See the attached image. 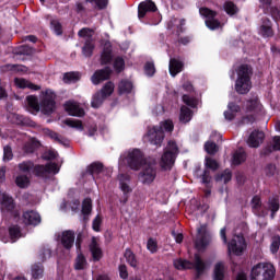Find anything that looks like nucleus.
I'll use <instances>...</instances> for the list:
<instances>
[{"instance_id": "nucleus-19", "label": "nucleus", "mask_w": 280, "mask_h": 280, "mask_svg": "<svg viewBox=\"0 0 280 280\" xmlns=\"http://www.w3.org/2000/svg\"><path fill=\"white\" fill-rule=\"evenodd\" d=\"M241 109L240 107L234 103H229L228 109L224 112V117L228 121H233L235 117H240Z\"/></svg>"}, {"instance_id": "nucleus-32", "label": "nucleus", "mask_w": 280, "mask_h": 280, "mask_svg": "<svg viewBox=\"0 0 280 280\" xmlns=\"http://www.w3.org/2000/svg\"><path fill=\"white\" fill-rule=\"evenodd\" d=\"M245 106L248 113H253V110H259V108H261V105H259V100L257 98L247 101Z\"/></svg>"}, {"instance_id": "nucleus-58", "label": "nucleus", "mask_w": 280, "mask_h": 280, "mask_svg": "<svg viewBox=\"0 0 280 280\" xmlns=\"http://www.w3.org/2000/svg\"><path fill=\"white\" fill-rule=\"evenodd\" d=\"M10 236L15 240L16 237L21 236V230H19V228H11L9 230Z\"/></svg>"}, {"instance_id": "nucleus-51", "label": "nucleus", "mask_w": 280, "mask_h": 280, "mask_svg": "<svg viewBox=\"0 0 280 280\" xmlns=\"http://www.w3.org/2000/svg\"><path fill=\"white\" fill-rule=\"evenodd\" d=\"M144 71L148 75H154V73H156V69L154 68V63L152 62H148L145 66H144Z\"/></svg>"}, {"instance_id": "nucleus-40", "label": "nucleus", "mask_w": 280, "mask_h": 280, "mask_svg": "<svg viewBox=\"0 0 280 280\" xmlns=\"http://www.w3.org/2000/svg\"><path fill=\"white\" fill-rule=\"evenodd\" d=\"M104 95H102V93H97L93 100H92V106L93 108H100V106H102V102H104Z\"/></svg>"}, {"instance_id": "nucleus-6", "label": "nucleus", "mask_w": 280, "mask_h": 280, "mask_svg": "<svg viewBox=\"0 0 280 280\" xmlns=\"http://www.w3.org/2000/svg\"><path fill=\"white\" fill-rule=\"evenodd\" d=\"M174 266L176 270H190L191 268H194L197 275H202L207 270V268H209V265L205 262L198 254L195 255L194 262L183 259H175Z\"/></svg>"}, {"instance_id": "nucleus-11", "label": "nucleus", "mask_w": 280, "mask_h": 280, "mask_svg": "<svg viewBox=\"0 0 280 280\" xmlns=\"http://www.w3.org/2000/svg\"><path fill=\"white\" fill-rule=\"evenodd\" d=\"M265 138H266V135L264 133V131L254 130L249 135V138L247 139V144L249 145V148H259V145L264 143Z\"/></svg>"}, {"instance_id": "nucleus-24", "label": "nucleus", "mask_w": 280, "mask_h": 280, "mask_svg": "<svg viewBox=\"0 0 280 280\" xmlns=\"http://www.w3.org/2000/svg\"><path fill=\"white\" fill-rule=\"evenodd\" d=\"M260 36L264 38H270L273 35L272 27L270 26V20H265L259 28Z\"/></svg>"}, {"instance_id": "nucleus-38", "label": "nucleus", "mask_w": 280, "mask_h": 280, "mask_svg": "<svg viewBox=\"0 0 280 280\" xmlns=\"http://www.w3.org/2000/svg\"><path fill=\"white\" fill-rule=\"evenodd\" d=\"M126 67V62L122 58H116L114 61V69L117 71V73H121L124 71V68Z\"/></svg>"}, {"instance_id": "nucleus-61", "label": "nucleus", "mask_w": 280, "mask_h": 280, "mask_svg": "<svg viewBox=\"0 0 280 280\" xmlns=\"http://www.w3.org/2000/svg\"><path fill=\"white\" fill-rule=\"evenodd\" d=\"M259 205H261V199L259 197H254L252 199V207L253 209H257V207H259Z\"/></svg>"}, {"instance_id": "nucleus-15", "label": "nucleus", "mask_w": 280, "mask_h": 280, "mask_svg": "<svg viewBox=\"0 0 280 280\" xmlns=\"http://www.w3.org/2000/svg\"><path fill=\"white\" fill-rule=\"evenodd\" d=\"M59 240L65 248H71L75 242V234L72 231H63Z\"/></svg>"}, {"instance_id": "nucleus-64", "label": "nucleus", "mask_w": 280, "mask_h": 280, "mask_svg": "<svg viewBox=\"0 0 280 280\" xmlns=\"http://www.w3.org/2000/svg\"><path fill=\"white\" fill-rule=\"evenodd\" d=\"M174 237H175V241L177 244H180V242H183V234H176V233H173Z\"/></svg>"}, {"instance_id": "nucleus-16", "label": "nucleus", "mask_w": 280, "mask_h": 280, "mask_svg": "<svg viewBox=\"0 0 280 280\" xmlns=\"http://www.w3.org/2000/svg\"><path fill=\"white\" fill-rule=\"evenodd\" d=\"M0 209L1 211H12L14 209V200L5 192L0 194Z\"/></svg>"}, {"instance_id": "nucleus-2", "label": "nucleus", "mask_w": 280, "mask_h": 280, "mask_svg": "<svg viewBox=\"0 0 280 280\" xmlns=\"http://www.w3.org/2000/svg\"><path fill=\"white\" fill-rule=\"evenodd\" d=\"M26 102L33 113L42 110L44 115H51L56 110V93L51 90L40 93V104H38V98L34 95L27 96Z\"/></svg>"}, {"instance_id": "nucleus-30", "label": "nucleus", "mask_w": 280, "mask_h": 280, "mask_svg": "<svg viewBox=\"0 0 280 280\" xmlns=\"http://www.w3.org/2000/svg\"><path fill=\"white\" fill-rule=\"evenodd\" d=\"M132 91V83L130 81H120L118 84V92L120 95L130 93Z\"/></svg>"}, {"instance_id": "nucleus-13", "label": "nucleus", "mask_w": 280, "mask_h": 280, "mask_svg": "<svg viewBox=\"0 0 280 280\" xmlns=\"http://www.w3.org/2000/svg\"><path fill=\"white\" fill-rule=\"evenodd\" d=\"M65 110L72 117H83L84 115V109L73 101H69L65 104Z\"/></svg>"}, {"instance_id": "nucleus-22", "label": "nucleus", "mask_w": 280, "mask_h": 280, "mask_svg": "<svg viewBox=\"0 0 280 280\" xmlns=\"http://www.w3.org/2000/svg\"><path fill=\"white\" fill-rule=\"evenodd\" d=\"M113 60V49L110 42H106L103 48V52L101 55L102 65H108Z\"/></svg>"}, {"instance_id": "nucleus-9", "label": "nucleus", "mask_w": 280, "mask_h": 280, "mask_svg": "<svg viewBox=\"0 0 280 280\" xmlns=\"http://www.w3.org/2000/svg\"><path fill=\"white\" fill-rule=\"evenodd\" d=\"M209 244H211V234H209V231L207 230V225H201L198 229L195 246L197 250H205V248H207Z\"/></svg>"}, {"instance_id": "nucleus-8", "label": "nucleus", "mask_w": 280, "mask_h": 280, "mask_svg": "<svg viewBox=\"0 0 280 280\" xmlns=\"http://www.w3.org/2000/svg\"><path fill=\"white\" fill-rule=\"evenodd\" d=\"M229 253H233V255H242L244 250H246V238L242 234H234L231 238L229 245Z\"/></svg>"}, {"instance_id": "nucleus-44", "label": "nucleus", "mask_w": 280, "mask_h": 280, "mask_svg": "<svg viewBox=\"0 0 280 280\" xmlns=\"http://www.w3.org/2000/svg\"><path fill=\"white\" fill-rule=\"evenodd\" d=\"M231 178H232V175H231V171L229 170L224 171V173L221 174L220 176H217V180L221 183H229Z\"/></svg>"}, {"instance_id": "nucleus-50", "label": "nucleus", "mask_w": 280, "mask_h": 280, "mask_svg": "<svg viewBox=\"0 0 280 280\" xmlns=\"http://www.w3.org/2000/svg\"><path fill=\"white\" fill-rule=\"evenodd\" d=\"M51 30L55 32V34H57V36H60V34H62V26L58 21L51 22Z\"/></svg>"}, {"instance_id": "nucleus-10", "label": "nucleus", "mask_w": 280, "mask_h": 280, "mask_svg": "<svg viewBox=\"0 0 280 280\" xmlns=\"http://www.w3.org/2000/svg\"><path fill=\"white\" fill-rule=\"evenodd\" d=\"M199 14H201L206 19V25L209 30H218L222 27V24L218 20H214L215 16H218V13L215 11H211L207 8H201L199 10Z\"/></svg>"}, {"instance_id": "nucleus-55", "label": "nucleus", "mask_w": 280, "mask_h": 280, "mask_svg": "<svg viewBox=\"0 0 280 280\" xmlns=\"http://www.w3.org/2000/svg\"><path fill=\"white\" fill-rule=\"evenodd\" d=\"M32 167L33 165L31 162H23L19 165L21 172H30Z\"/></svg>"}, {"instance_id": "nucleus-17", "label": "nucleus", "mask_w": 280, "mask_h": 280, "mask_svg": "<svg viewBox=\"0 0 280 280\" xmlns=\"http://www.w3.org/2000/svg\"><path fill=\"white\" fill-rule=\"evenodd\" d=\"M36 172L38 176H47V174H58L60 166L57 164H48L47 166H37Z\"/></svg>"}, {"instance_id": "nucleus-59", "label": "nucleus", "mask_w": 280, "mask_h": 280, "mask_svg": "<svg viewBox=\"0 0 280 280\" xmlns=\"http://www.w3.org/2000/svg\"><path fill=\"white\" fill-rule=\"evenodd\" d=\"M56 151H46L44 154H43V159H45L46 161H51V159H56Z\"/></svg>"}, {"instance_id": "nucleus-47", "label": "nucleus", "mask_w": 280, "mask_h": 280, "mask_svg": "<svg viewBox=\"0 0 280 280\" xmlns=\"http://www.w3.org/2000/svg\"><path fill=\"white\" fill-rule=\"evenodd\" d=\"M206 167H208L209 170H218V167H220V164H218V161L211 159V158H206Z\"/></svg>"}, {"instance_id": "nucleus-23", "label": "nucleus", "mask_w": 280, "mask_h": 280, "mask_svg": "<svg viewBox=\"0 0 280 280\" xmlns=\"http://www.w3.org/2000/svg\"><path fill=\"white\" fill-rule=\"evenodd\" d=\"M170 73L173 78H176L180 71H183V62L178 59H171L168 65Z\"/></svg>"}, {"instance_id": "nucleus-52", "label": "nucleus", "mask_w": 280, "mask_h": 280, "mask_svg": "<svg viewBox=\"0 0 280 280\" xmlns=\"http://www.w3.org/2000/svg\"><path fill=\"white\" fill-rule=\"evenodd\" d=\"M279 246H280V238L279 236H275L271 243V253H277V250H279Z\"/></svg>"}, {"instance_id": "nucleus-4", "label": "nucleus", "mask_w": 280, "mask_h": 280, "mask_svg": "<svg viewBox=\"0 0 280 280\" xmlns=\"http://www.w3.org/2000/svg\"><path fill=\"white\" fill-rule=\"evenodd\" d=\"M275 266L270 262H258L252 267L250 280H273Z\"/></svg>"}, {"instance_id": "nucleus-42", "label": "nucleus", "mask_w": 280, "mask_h": 280, "mask_svg": "<svg viewBox=\"0 0 280 280\" xmlns=\"http://www.w3.org/2000/svg\"><path fill=\"white\" fill-rule=\"evenodd\" d=\"M147 248L151 253H156L159 250V244L154 238H150L147 243Z\"/></svg>"}, {"instance_id": "nucleus-25", "label": "nucleus", "mask_w": 280, "mask_h": 280, "mask_svg": "<svg viewBox=\"0 0 280 280\" xmlns=\"http://www.w3.org/2000/svg\"><path fill=\"white\" fill-rule=\"evenodd\" d=\"M213 280H224V264L217 262L213 271Z\"/></svg>"}, {"instance_id": "nucleus-57", "label": "nucleus", "mask_w": 280, "mask_h": 280, "mask_svg": "<svg viewBox=\"0 0 280 280\" xmlns=\"http://www.w3.org/2000/svg\"><path fill=\"white\" fill-rule=\"evenodd\" d=\"M269 209L272 211L271 217L275 218L276 211H279V201L272 200V201L270 202Z\"/></svg>"}, {"instance_id": "nucleus-1", "label": "nucleus", "mask_w": 280, "mask_h": 280, "mask_svg": "<svg viewBox=\"0 0 280 280\" xmlns=\"http://www.w3.org/2000/svg\"><path fill=\"white\" fill-rule=\"evenodd\" d=\"M126 159V160H125ZM128 163L131 170H142L139 175V180L142 185H151L156 178V170H154L155 162L143 160L140 150H132L128 152L127 156L120 158V163Z\"/></svg>"}, {"instance_id": "nucleus-63", "label": "nucleus", "mask_w": 280, "mask_h": 280, "mask_svg": "<svg viewBox=\"0 0 280 280\" xmlns=\"http://www.w3.org/2000/svg\"><path fill=\"white\" fill-rule=\"evenodd\" d=\"M273 149L275 150H280V137H275L273 138Z\"/></svg>"}, {"instance_id": "nucleus-28", "label": "nucleus", "mask_w": 280, "mask_h": 280, "mask_svg": "<svg viewBox=\"0 0 280 280\" xmlns=\"http://www.w3.org/2000/svg\"><path fill=\"white\" fill-rule=\"evenodd\" d=\"M80 80V72H67L63 74V82L66 84H73Z\"/></svg>"}, {"instance_id": "nucleus-26", "label": "nucleus", "mask_w": 280, "mask_h": 280, "mask_svg": "<svg viewBox=\"0 0 280 280\" xmlns=\"http://www.w3.org/2000/svg\"><path fill=\"white\" fill-rule=\"evenodd\" d=\"M246 161V153L244 152V149H240L236 151L233 155L232 163L233 165H240Z\"/></svg>"}, {"instance_id": "nucleus-21", "label": "nucleus", "mask_w": 280, "mask_h": 280, "mask_svg": "<svg viewBox=\"0 0 280 280\" xmlns=\"http://www.w3.org/2000/svg\"><path fill=\"white\" fill-rule=\"evenodd\" d=\"M110 73H112V71L109 68H105L103 70L96 71L92 75L93 84H100V82H104V80H108V78H110Z\"/></svg>"}, {"instance_id": "nucleus-53", "label": "nucleus", "mask_w": 280, "mask_h": 280, "mask_svg": "<svg viewBox=\"0 0 280 280\" xmlns=\"http://www.w3.org/2000/svg\"><path fill=\"white\" fill-rule=\"evenodd\" d=\"M100 226H102V217L96 215V218L93 220V231L100 232Z\"/></svg>"}, {"instance_id": "nucleus-62", "label": "nucleus", "mask_w": 280, "mask_h": 280, "mask_svg": "<svg viewBox=\"0 0 280 280\" xmlns=\"http://www.w3.org/2000/svg\"><path fill=\"white\" fill-rule=\"evenodd\" d=\"M9 121H11V124H21V120H19V116L16 114H11L9 116Z\"/></svg>"}, {"instance_id": "nucleus-54", "label": "nucleus", "mask_w": 280, "mask_h": 280, "mask_svg": "<svg viewBox=\"0 0 280 280\" xmlns=\"http://www.w3.org/2000/svg\"><path fill=\"white\" fill-rule=\"evenodd\" d=\"M88 1H94L98 10H104V8L108 5V0H88Z\"/></svg>"}, {"instance_id": "nucleus-45", "label": "nucleus", "mask_w": 280, "mask_h": 280, "mask_svg": "<svg viewBox=\"0 0 280 280\" xmlns=\"http://www.w3.org/2000/svg\"><path fill=\"white\" fill-rule=\"evenodd\" d=\"M32 276L34 279H39V277H43V267L40 265H34L32 268Z\"/></svg>"}, {"instance_id": "nucleus-41", "label": "nucleus", "mask_w": 280, "mask_h": 280, "mask_svg": "<svg viewBox=\"0 0 280 280\" xmlns=\"http://www.w3.org/2000/svg\"><path fill=\"white\" fill-rule=\"evenodd\" d=\"M93 209V205H92V201L91 199H84L83 201V207H82V213L84 215H89V213L92 211Z\"/></svg>"}, {"instance_id": "nucleus-20", "label": "nucleus", "mask_w": 280, "mask_h": 280, "mask_svg": "<svg viewBox=\"0 0 280 280\" xmlns=\"http://www.w3.org/2000/svg\"><path fill=\"white\" fill-rule=\"evenodd\" d=\"M14 84L18 89H30L31 91H40V85L34 84L23 78H15Z\"/></svg>"}, {"instance_id": "nucleus-43", "label": "nucleus", "mask_w": 280, "mask_h": 280, "mask_svg": "<svg viewBox=\"0 0 280 280\" xmlns=\"http://www.w3.org/2000/svg\"><path fill=\"white\" fill-rule=\"evenodd\" d=\"M205 150L208 154H215L218 152V145L213 142H206Z\"/></svg>"}, {"instance_id": "nucleus-7", "label": "nucleus", "mask_w": 280, "mask_h": 280, "mask_svg": "<svg viewBox=\"0 0 280 280\" xmlns=\"http://www.w3.org/2000/svg\"><path fill=\"white\" fill-rule=\"evenodd\" d=\"M178 154V147L176 142H168L164 154L161 158L160 166L162 170H172L176 155Z\"/></svg>"}, {"instance_id": "nucleus-46", "label": "nucleus", "mask_w": 280, "mask_h": 280, "mask_svg": "<svg viewBox=\"0 0 280 280\" xmlns=\"http://www.w3.org/2000/svg\"><path fill=\"white\" fill-rule=\"evenodd\" d=\"M13 156L12 148L10 145H5L3 149V161H12Z\"/></svg>"}, {"instance_id": "nucleus-49", "label": "nucleus", "mask_w": 280, "mask_h": 280, "mask_svg": "<svg viewBox=\"0 0 280 280\" xmlns=\"http://www.w3.org/2000/svg\"><path fill=\"white\" fill-rule=\"evenodd\" d=\"M104 166H102V163H93L89 166V170L91 174H100L102 172Z\"/></svg>"}, {"instance_id": "nucleus-36", "label": "nucleus", "mask_w": 280, "mask_h": 280, "mask_svg": "<svg viewBox=\"0 0 280 280\" xmlns=\"http://www.w3.org/2000/svg\"><path fill=\"white\" fill-rule=\"evenodd\" d=\"M75 270H84L86 268V258L83 255H79L74 265Z\"/></svg>"}, {"instance_id": "nucleus-56", "label": "nucleus", "mask_w": 280, "mask_h": 280, "mask_svg": "<svg viewBox=\"0 0 280 280\" xmlns=\"http://www.w3.org/2000/svg\"><path fill=\"white\" fill-rule=\"evenodd\" d=\"M119 275L120 279H128V268L126 267V265L119 266Z\"/></svg>"}, {"instance_id": "nucleus-35", "label": "nucleus", "mask_w": 280, "mask_h": 280, "mask_svg": "<svg viewBox=\"0 0 280 280\" xmlns=\"http://www.w3.org/2000/svg\"><path fill=\"white\" fill-rule=\"evenodd\" d=\"M93 49H95V44H93V40H86L85 45L83 46V56H91L93 54Z\"/></svg>"}, {"instance_id": "nucleus-3", "label": "nucleus", "mask_w": 280, "mask_h": 280, "mask_svg": "<svg viewBox=\"0 0 280 280\" xmlns=\"http://www.w3.org/2000/svg\"><path fill=\"white\" fill-rule=\"evenodd\" d=\"M172 130H174V122L172 120H164L161 122L160 128H151L144 139L154 145H159L165 138L164 132H172Z\"/></svg>"}, {"instance_id": "nucleus-39", "label": "nucleus", "mask_w": 280, "mask_h": 280, "mask_svg": "<svg viewBox=\"0 0 280 280\" xmlns=\"http://www.w3.org/2000/svg\"><path fill=\"white\" fill-rule=\"evenodd\" d=\"M93 34L95 33L91 28H82L79 31L80 38H85V40H91L90 38L93 37Z\"/></svg>"}, {"instance_id": "nucleus-34", "label": "nucleus", "mask_w": 280, "mask_h": 280, "mask_svg": "<svg viewBox=\"0 0 280 280\" xmlns=\"http://www.w3.org/2000/svg\"><path fill=\"white\" fill-rule=\"evenodd\" d=\"M115 91V84L113 82H107L102 91H101V94L103 95V97H108L109 95H113Z\"/></svg>"}, {"instance_id": "nucleus-31", "label": "nucleus", "mask_w": 280, "mask_h": 280, "mask_svg": "<svg viewBox=\"0 0 280 280\" xmlns=\"http://www.w3.org/2000/svg\"><path fill=\"white\" fill-rule=\"evenodd\" d=\"M125 259L131 266V268H137V256L130 249H126L125 252Z\"/></svg>"}, {"instance_id": "nucleus-48", "label": "nucleus", "mask_w": 280, "mask_h": 280, "mask_svg": "<svg viewBox=\"0 0 280 280\" xmlns=\"http://www.w3.org/2000/svg\"><path fill=\"white\" fill-rule=\"evenodd\" d=\"M184 104H187V106H190L191 108H195V106H198V101L194 97H189L188 95L183 96Z\"/></svg>"}, {"instance_id": "nucleus-60", "label": "nucleus", "mask_w": 280, "mask_h": 280, "mask_svg": "<svg viewBox=\"0 0 280 280\" xmlns=\"http://www.w3.org/2000/svg\"><path fill=\"white\" fill-rule=\"evenodd\" d=\"M120 189L125 194H130L131 191L130 186L128 185V182H120Z\"/></svg>"}, {"instance_id": "nucleus-18", "label": "nucleus", "mask_w": 280, "mask_h": 280, "mask_svg": "<svg viewBox=\"0 0 280 280\" xmlns=\"http://www.w3.org/2000/svg\"><path fill=\"white\" fill-rule=\"evenodd\" d=\"M23 222L24 224H33L36 226V224H40V214L36 211H26L23 214Z\"/></svg>"}, {"instance_id": "nucleus-14", "label": "nucleus", "mask_w": 280, "mask_h": 280, "mask_svg": "<svg viewBox=\"0 0 280 280\" xmlns=\"http://www.w3.org/2000/svg\"><path fill=\"white\" fill-rule=\"evenodd\" d=\"M90 253L92 255L93 261H100L102 257H104V252L102 247H100V243H97V238L93 237L90 244Z\"/></svg>"}, {"instance_id": "nucleus-27", "label": "nucleus", "mask_w": 280, "mask_h": 280, "mask_svg": "<svg viewBox=\"0 0 280 280\" xmlns=\"http://www.w3.org/2000/svg\"><path fill=\"white\" fill-rule=\"evenodd\" d=\"M15 185H18L20 189L30 187V177L27 175H18L15 178Z\"/></svg>"}, {"instance_id": "nucleus-5", "label": "nucleus", "mask_w": 280, "mask_h": 280, "mask_svg": "<svg viewBox=\"0 0 280 280\" xmlns=\"http://www.w3.org/2000/svg\"><path fill=\"white\" fill-rule=\"evenodd\" d=\"M253 71L248 66H241L237 70V79L235 83V90L241 94L244 95L250 91V75Z\"/></svg>"}, {"instance_id": "nucleus-33", "label": "nucleus", "mask_w": 280, "mask_h": 280, "mask_svg": "<svg viewBox=\"0 0 280 280\" xmlns=\"http://www.w3.org/2000/svg\"><path fill=\"white\" fill-rule=\"evenodd\" d=\"M223 8H224L226 14H229L230 16H233L234 14H237V12H238L237 7L232 1L225 2Z\"/></svg>"}, {"instance_id": "nucleus-29", "label": "nucleus", "mask_w": 280, "mask_h": 280, "mask_svg": "<svg viewBox=\"0 0 280 280\" xmlns=\"http://www.w3.org/2000/svg\"><path fill=\"white\" fill-rule=\"evenodd\" d=\"M179 120L182 121V124H187L188 121H191V110L188 107H182Z\"/></svg>"}, {"instance_id": "nucleus-37", "label": "nucleus", "mask_w": 280, "mask_h": 280, "mask_svg": "<svg viewBox=\"0 0 280 280\" xmlns=\"http://www.w3.org/2000/svg\"><path fill=\"white\" fill-rule=\"evenodd\" d=\"M66 126H69V128H75L77 130H82V121L78 119H67L63 121Z\"/></svg>"}, {"instance_id": "nucleus-12", "label": "nucleus", "mask_w": 280, "mask_h": 280, "mask_svg": "<svg viewBox=\"0 0 280 280\" xmlns=\"http://www.w3.org/2000/svg\"><path fill=\"white\" fill-rule=\"evenodd\" d=\"M148 12H156V4L151 0H147L139 4L138 18L143 19Z\"/></svg>"}]
</instances>
